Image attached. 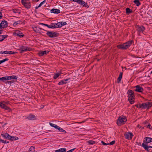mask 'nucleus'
Instances as JSON below:
<instances>
[{
    "label": "nucleus",
    "instance_id": "e2e57ef3",
    "mask_svg": "<svg viewBox=\"0 0 152 152\" xmlns=\"http://www.w3.org/2000/svg\"><path fill=\"white\" fill-rule=\"evenodd\" d=\"M3 63V61H2V60H1V61H0V63L1 64V63Z\"/></svg>",
    "mask_w": 152,
    "mask_h": 152
},
{
    "label": "nucleus",
    "instance_id": "f8f14e48",
    "mask_svg": "<svg viewBox=\"0 0 152 152\" xmlns=\"http://www.w3.org/2000/svg\"><path fill=\"white\" fill-rule=\"evenodd\" d=\"M136 89L135 91L139 92H142L143 91V88L141 87L140 85H138L135 86Z\"/></svg>",
    "mask_w": 152,
    "mask_h": 152
},
{
    "label": "nucleus",
    "instance_id": "7c9ffc66",
    "mask_svg": "<svg viewBox=\"0 0 152 152\" xmlns=\"http://www.w3.org/2000/svg\"><path fill=\"white\" fill-rule=\"evenodd\" d=\"M49 124L51 126L54 127L56 129L57 128V127H58V126L57 125L51 123H49Z\"/></svg>",
    "mask_w": 152,
    "mask_h": 152
},
{
    "label": "nucleus",
    "instance_id": "8fccbe9b",
    "mask_svg": "<svg viewBox=\"0 0 152 152\" xmlns=\"http://www.w3.org/2000/svg\"><path fill=\"white\" fill-rule=\"evenodd\" d=\"M12 83V81H8L7 82L6 84H8L10 85Z\"/></svg>",
    "mask_w": 152,
    "mask_h": 152
},
{
    "label": "nucleus",
    "instance_id": "20e7f679",
    "mask_svg": "<svg viewBox=\"0 0 152 152\" xmlns=\"http://www.w3.org/2000/svg\"><path fill=\"white\" fill-rule=\"evenodd\" d=\"M126 121L127 120L125 116H121L119 117L117 120V124L118 125L120 126L122 124H124Z\"/></svg>",
    "mask_w": 152,
    "mask_h": 152
},
{
    "label": "nucleus",
    "instance_id": "c756f323",
    "mask_svg": "<svg viewBox=\"0 0 152 152\" xmlns=\"http://www.w3.org/2000/svg\"><path fill=\"white\" fill-rule=\"evenodd\" d=\"M19 32L18 31H16L15 33V34L16 35L19 36L20 37H23V34H20V33H18Z\"/></svg>",
    "mask_w": 152,
    "mask_h": 152
},
{
    "label": "nucleus",
    "instance_id": "ddd939ff",
    "mask_svg": "<svg viewBox=\"0 0 152 152\" xmlns=\"http://www.w3.org/2000/svg\"><path fill=\"white\" fill-rule=\"evenodd\" d=\"M69 79V78H67V79L65 80H62L59 82L58 84L59 85L65 84L67 83V81Z\"/></svg>",
    "mask_w": 152,
    "mask_h": 152
},
{
    "label": "nucleus",
    "instance_id": "864d4df0",
    "mask_svg": "<svg viewBox=\"0 0 152 152\" xmlns=\"http://www.w3.org/2000/svg\"><path fill=\"white\" fill-rule=\"evenodd\" d=\"M0 54H5V51H1L0 52Z\"/></svg>",
    "mask_w": 152,
    "mask_h": 152
},
{
    "label": "nucleus",
    "instance_id": "b1692460",
    "mask_svg": "<svg viewBox=\"0 0 152 152\" xmlns=\"http://www.w3.org/2000/svg\"><path fill=\"white\" fill-rule=\"evenodd\" d=\"M126 11L127 15H129V14L132 12V10L130 9L129 8H126Z\"/></svg>",
    "mask_w": 152,
    "mask_h": 152
},
{
    "label": "nucleus",
    "instance_id": "423d86ee",
    "mask_svg": "<svg viewBox=\"0 0 152 152\" xmlns=\"http://www.w3.org/2000/svg\"><path fill=\"white\" fill-rule=\"evenodd\" d=\"M47 31L46 34L50 37H55L58 36V33L56 32H53L52 31Z\"/></svg>",
    "mask_w": 152,
    "mask_h": 152
},
{
    "label": "nucleus",
    "instance_id": "774afa93",
    "mask_svg": "<svg viewBox=\"0 0 152 152\" xmlns=\"http://www.w3.org/2000/svg\"><path fill=\"white\" fill-rule=\"evenodd\" d=\"M83 123V122H80V123Z\"/></svg>",
    "mask_w": 152,
    "mask_h": 152
},
{
    "label": "nucleus",
    "instance_id": "69168bd1",
    "mask_svg": "<svg viewBox=\"0 0 152 152\" xmlns=\"http://www.w3.org/2000/svg\"><path fill=\"white\" fill-rule=\"evenodd\" d=\"M44 105L42 106V107H41V108H44Z\"/></svg>",
    "mask_w": 152,
    "mask_h": 152
},
{
    "label": "nucleus",
    "instance_id": "6ab92c4d",
    "mask_svg": "<svg viewBox=\"0 0 152 152\" xmlns=\"http://www.w3.org/2000/svg\"><path fill=\"white\" fill-rule=\"evenodd\" d=\"M122 75L123 73L122 72H121L120 73L119 76L117 79V82L118 83H119L121 82V79L122 78Z\"/></svg>",
    "mask_w": 152,
    "mask_h": 152
},
{
    "label": "nucleus",
    "instance_id": "4be33fe9",
    "mask_svg": "<svg viewBox=\"0 0 152 152\" xmlns=\"http://www.w3.org/2000/svg\"><path fill=\"white\" fill-rule=\"evenodd\" d=\"M33 30L36 32H38L39 31V28L37 26H34L32 27Z\"/></svg>",
    "mask_w": 152,
    "mask_h": 152
},
{
    "label": "nucleus",
    "instance_id": "39448f33",
    "mask_svg": "<svg viewBox=\"0 0 152 152\" xmlns=\"http://www.w3.org/2000/svg\"><path fill=\"white\" fill-rule=\"evenodd\" d=\"M151 107V104L150 102L143 103L141 104H140V107L142 109H149Z\"/></svg>",
    "mask_w": 152,
    "mask_h": 152
},
{
    "label": "nucleus",
    "instance_id": "a878e982",
    "mask_svg": "<svg viewBox=\"0 0 152 152\" xmlns=\"http://www.w3.org/2000/svg\"><path fill=\"white\" fill-rule=\"evenodd\" d=\"M35 151V147L34 146H31L28 151V152H34Z\"/></svg>",
    "mask_w": 152,
    "mask_h": 152
},
{
    "label": "nucleus",
    "instance_id": "4468645a",
    "mask_svg": "<svg viewBox=\"0 0 152 152\" xmlns=\"http://www.w3.org/2000/svg\"><path fill=\"white\" fill-rule=\"evenodd\" d=\"M1 136L7 139H10V136L7 133H3L1 134Z\"/></svg>",
    "mask_w": 152,
    "mask_h": 152
},
{
    "label": "nucleus",
    "instance_id": "603ef678",
    "mask_svg": "<svg viewBox=\"0 0 152 152\" xmlns=\"http://www.w3.org/2000/svg\"><path fill=\"white\" fill-rule=\"evenodd\" d=\"M9 50H6L5 51V54H9Z\"/></svg>",
    "mask_w": 152,
    "mask_h": 152
},
{
    "label": "nucleus",
    "instance_id": "f03ea898",
    "mask_svg": "<svg viewBox=\"0 0 152 152\" xmlns=\"http://www.w3.org/2000/svg\"><path fill=\"white\" fill-rule=\"evenodd\" d=\"M133 41L130 40L127 42L123 44L118 45L117 46V48L119 49H126L128 48L132 43Z\"/></svg>",
    "mask_w": 152,
    "mask_h": 152
},
{
    "label": "nucleus",
    "instance_id": "2eb2a0df",
    "mask_svg": "<svg viewBox=\"0 0 152 152\" xmlns=\"http://www.w3.org/2000/svg\"><path fill=\"white\" fill-rule=\"evenodd\" d=\"M6 80H10L11 79H16L17 78L16 76L15 75H12L11 76H6Z\"/></svg>",
    "mask_w": 152,
    "mask_h": 152
},
{
    "label": "nucleus",
    "instance_id": "5701e85b",
    "mask_svg": "<svg viewBox=\"0 0 152 152\" xmlns=\"http://www.w3.org/2000/svg\"><path fill=\"white\" fill-rule=\"evenodd\" d=\"M7 35H0V42L3 40L5 38L7 37Z\"/></svg>",
    "mask_w": 152,
    "mask_h": 152
},
{
    "label": "nucleus",
    "instance_id": "0e129e2a",
    "mask_svg": "<svg viewBox=\"0 0 152 152\" xmlns=\"http://www.w3.org/2000/svg\"><path fill=\"white\" fill-rule=\"evenodd\" d=\"M32 1H36V2H37L38 1H37V0H32Z\"/></svg>",
    "mask_w": 152,
    "mask_h": 152
},
{
    "label": "nucleus",
    "instance_id": "f3484780",
    "mask_svg": "<svg viewBox=\"0 0 152 152\" xmlns=\"http://www.w3.org/2000/svg\"><path fill=\"white\" fill-rule=\"evenodd\" d=\"M137 29L138 31L140 32H143V31L145 30V28L143 26H137Z\"/></svg>",
    "mask_w": 152,
    "mask_h": 152
},
{
    "label": "nucleus",
    "instance_id": "052dcab7",
    "mask_svg": "<svg viewBox=\"0 0 152 152\" xmlns=\"http://www.w3.org/2000/svg\"><path fill=\"white\" fill-rule=\"evenodd\" d=\"M40 7H39V6H37H37H36V7H35V9H37L38 8Z\"/></svg>",
    "mask_w": 152,
    "mask_h": 152
},
{
    "label": "nucleus",
    "instance_id": "c85d7f7f",
    "mask_svg": "<svg viewBox=\"0 0 152 152\" xmlns=\"http://www.w3.org/2000/svg\"><path fill=\"white\" fill-rule=\"evenodd\" d=\"M134 2L136 5L137 6H139L140 4V3L139 0H135L134 1Z\"/></svg>",
    "mask_w": 152,
    "mask_h": 152
},
{
    "label": "nucleus",
    "instance_id": "de8ad7c7",
    "mask_svg": "<svg viewBox=\"0 0 152 152\" xmlns=\"http://www.w3.org/2000/svg\"><path fill=\"white\" fill-rule=\"evenodd\" d=\"M9 59L8 58H6L5 59H4L3 60H2L3 62H5L6 61H7Z\"/></svg>",
    "mask_w": 152,
    "mask_h": 152
},
{
    "label": "nucleus",
    "instance_id": "49530a36",
    "mask_svg": "<svg viewBox=\"0 0 152 152\" xmlns=\"http://www.w3.org/2000/svg\"><path fill=\"white\" fill-rule=\"evenodd\" d=\"M101 142L102 143V144L104 145H109V143H106L105 142H104L103 141H102Z\"/></svg>",
    "mask_w": 152,
    "mask_h": 152
},
{
    "label": "nucleus",
    "instance_id": "e433bc0d",
    "mask_svg": "<svg viewBox=\"0 0 152 152\" xmlns=\"http://www.w3.org/2000/svg\"><path fill=\"white\" fill-rule=\"evenodd\" d=\"M88 142L89 144H91V145H92L95 143V142L94 141H92V140L88 141Z\"/></svg>",
    "mask_w": 152,
    "mask_h": 152
},
{
    "label": "nucleus",
    "instance_id": "58836bf2",
    "mask_svg": "<svg viewBox=\"0 0 152 152\" xmlns=\"http://www.w3.org/2000/svg\"><path fill=\"white\" fill-rule=\"evenodd\" d=\"M46 2V0L43 1L41 2L39 5V7H41V6L43 4L45 3Z\"/></svg>",
    "mask_w": 152,
    "mask_h": 152
},
{
    "label": "nucleus",
    "instance_id": "3c124183",
    "mask_svg": "<svg viewBox=\"0 0 152 152\" xmlns=\"http://www.w3.org/2000/svg\"><path fill=\"white\" fill-rule=\"evenodd\" d=\"M75 149V148H73V149H72L70 150H69V151H67L66 152H72L74 150V149Z\"/></svg>",
    "mask_w": 152,
    "mask_h": 152
},
{
    "label": "nucleus",
    "instance_id": "680f3d73",
    "mask_svg": "<svg viewBox=\"0 0 152 152\" xmlns=\"http://www.w3.org/2000/svg\"><path fill=\"white\" fill-rule=\"evenodd\" d=\"M2 31H3V30H0V34H1L2 33Z\"/></svg>",
    "mask_w": 152,
    "mask_h": 152
},
{
    "label": "nucleus",
    "instance_id": "ea45409f",
    "mask_svg": "<svg viewBox=\"0 0 152 152\" xmlns=\"http://www.w3.org/2000/svg\"><path fill=\"white\" fill-rule=\"evenodd\" d=\"M6 80V76L3 77L1 78H0V80L5 81V80Z\"/></svg>",
    "mask_w": 152,
    "mask_h": 152
},
{
    "label": "nucleus",
    "instance_id": "473e14b6",
    "mask_svg": "<svg viewBox=\"0 0 152 152\" xmlns=\"http://www.w3.org/2000/svg\"><path fill=\"white\" fill-rule=\"evenodd\" d=\"M20 22L21 21L20 20H19L15 22L13 24V26H16L17 25L19 24H20Z\"/></svg>",
    "mask_w": 152,
    "mask_h": 152
},
{
    "label": "nucleus",
    "instance_id": "6e6d98bb",
    "mask_svg": "<svg viewBox=\"0 0 152 152\" xmlns=\"http://www.w3.org/2000/svg\"><path fill=\"white\" fill-rule=\"evenodd\" d=\"M6 106V105L4 104L3 105V106H2L1 108H2L4 109V108Z\"/></svg>",
    "mask_w": 152,
    "mask_h": 152
},
{
    "label": "nucleus",
    "instance_id": "5fc2aeb1",
    "mask_svg": "<svg viewBox=\"0 0 152 152\" xmlns=\"http://www.w3.org/2000/svg\"><path fill=\"white\" fill-rule=\"evenodd\" d=\"M2 17V13L1 12H0V19H1Z\"/></svg>",
    "mask_w": 152,
    "mask_h": 152
},
{
    "label": "nucleus",
    "instance_id": "2f4dec72",
    "mask_svg": "<svg viewBox=\"0 0 152 152\" xmlns=\"http://www.w3.org/2000/svg\"><path fill=\"white\" fill-rule=\"evenodd\" d=\"M56 28L61 27L62 26V25H61L62 24L61 23V22L58 23H56Z\"/></svg>",
    "mask_w": 152,
    "mask_h": 152
},
{
    "label": "nucleus",
    "instance_id": "dca6fc26",
    "mask_svg": "<svg viewBox=\"0 0 152 152\" xmlns=\"http://www.w3.org/2000/svg\"><path fill=\"white\" fill-rule=\"evenodd\" d=\"M49 51L48 50H45L44 51H40L38 53V54L40 56H42L45 54L48 53Z\"/></svg>",
    "mask_w": 152,
    "mask_h": 152
},
{
    "label": "nucleus",
    "instance_id": "c9c22d12",
    "mask_svg": "<svg viewBox=\"0 0 152 152\" xmlns=\"http://www.w3.org/2000/svg\"><path fill=\"white\" fill-rule=\"evenodd\" d=\"M52 28H56V23H51Z\"/></svg>",
    "mask_w": 152,
    "mask_h": 152
},
{
    "label": "nucleus",
    "instance_id": "a19ab883",
    "mask_svg": "<svg viewBox=\"0 0 152 152\" xmlns=\"http://www.w3.org/2000/svg\"><path fill=\"white\" fill-rule=\"evenodd\" d=\"M15 53L14 52H13L11 51H9V54H14Z\"/></svg>",
    "mask_w": 152,
    "mask_h": 152
},
{
    "label": "nucleus",
    "instance_id": "f704fd0d",
    "mask_svg": "<svg viewBox=\"0 0 152 152\" xmlns=\"http://www.w3.org/2000/svg\"><path fill=\"white\" fill-rule=\"evenodd\" d=\"M10 139L11 140H17L18 139V138L17 137H12L10 136Z\"/></svg>",
    "mask_w": 152,
    "mask_h": 152
},
{
    "label": "nucleus",
    "instance_id": "09e8293b",
    "mask_svg": "<svg viewBox=\"0 0 152 152\" xmlns=\"http://www.w3.org/2000/svg\"><path fill=\"white\" fill-rule=\"evenodd\" d=\"M9 59L8 58H6L5 59H4L3 60H2L3 62H5L6 61H7Z\"/></svg>",
    "mask_w": 152,
    "mask_h": 152
},
{
    "label": "nucleus",
    "instance_id": "c03bdc74",
    "mask_svg": "<svg viewBox=\"0 0 152 152\" xmlns=\"http://www.w3.org/2000/svg\"><path fill=\"white\" fill-rule=\"evenodd\" d=\"M81 0H73V1L74 2H77V3L80 4Z\"/></svg>",
    "mask_w": 152,
    "mask_h": 152
},
{
    "label": "nucleus",
    "instance_id": "393cba45",
    "mask_svg": "<svg viewBox=\"0 0 152 152\" xmlns=\"http://www.w3.org/2000/svg\"><path fill=\"white\" fill-rule=\"evenodd\" d=\"M61 74V72L55 74L54 75L53 77V79H56Z\"/></svg>",
    "mask_w": 152,
    "mask_h": 152
},
{
    "label": "nucleus",
    "instance_id": "1a4fd4ad",
    "mask_svg": "<svg viewBox=\"0 0 152 152\" xmlns=\"http://www.w3.org/2000/svg\"><path fill=\"white\" fill-rule=\"evenodd\" d=\"M25 118L29 120H34L36 119L35 116L32 114H30L26 116Z\"/></svg>",
    "mask_w": 152,
    "mask_h": 152
},
{
    "label": "nucleus",
    "instance_id": "13d9d810",
    "mask_svg": "<svg viewBox=\"0 0 152 152\" xmlns=\"http://www.w3.org/2000/svg\"><path fill=\"white\" fill-rule=\"evenodd\" d=\"M3 104H8V102H5V101H3L2 102Z\"/></svg>",
    "mask_w": 152,
    "mask_h": 152
},
{
    "label": "nucleus",
    "instance_id": "4d7b16f0",
    "mask_svg": "<svg viewBox=\"0 0 152 152\" xmlns=\"http://www.w3.org/2000/svg\"><path fill=\"white\" fill-rule=\"evenodd\" d=\"M4 104H3L2 102H1V104H0V107H2V106H3V105Z\"/></svg>",
    "mask_w": 152,
    "mask_h": 152
},
{
    "label": "nucleus",
    "instance_id": "9b49d317",
    "mask_svg": "<svg viewBox=\"0 0 152 152\" xmlns=\"http://www.w3.org/2000/svg\"><path fill=\"white\" fill-rule=\"evenodd\" d=\"M125 137L126 139L129 140H131L132 138V136H133L132 133L130 132H127L125 134Z\"/></svg>",
    "mask_w": 152,
    "mask_h": 152
},
{
    "label": "nucleus",
    "instance_id": "9d476101",
    "mask_svg": "<svg viewBox=\"0 0 152 152\" xmlns=\"http://www.w3.org/2000/svg\"><path fill=\"white\" fill-rule=\"evenodd\" d=\"M7 22L4 21H2L0 24V29L4 28L7 26Z\"/></svg>",
    "mask_w": 152,
    "mask_h": 152
},
{
    "label": "nucleus",
    "instance_id": "4c0bfd02",
    "mask_svg": "<svg viewBox=\"0 0 152 152\" xmlns=\"http://www.w3.org/2000/svg\"><path fill=\"white\" fill-rule=\"evenodd\" d=\"M0 141L2 142L3 143H9V141L7 140H2L0 139Z\"/></svg>",
    "mask_w": 152,
    "mask_h": 152
},
{
    "label": "nucleus",
    "instance_id": "7ed1b4c3",
    "mask_svg": "<svg viewBox=\"0 0 152 152\" xmlns=\"http://www.w3.org/2000/svg\"><path fill=\"white\" fill-rule=\"evenodd\" d=\"M127 94L129 101L131 104H133L134 103V92L131 90H129L128 91Z\"/></svg>",
    "mask_w": 152,
    "mask_h": 152
},
{
    "label": "nucleus",
    "instance_id": "a18cd8bd",
    "mask_svg": "<svg viewBox=\"0 0 152 152\" xmlns=\"http://www.w3.org/2000/svg\"><path fill=\"white\" fill-rule=\"evenodd\" d=\"M115 141L114 140L112 142H110L109 144L110 145H113L115 144Z\"/></svg>",
    "mask_w": 152,
    "mask_h": 152
},
{
    "label": "nucleus",
    "instance_id": "37998d69",
    "mask_svg": "<svg viewBox=\"0 0 152 152\" xmlns=\"http://www.w3.org/2000/svg\"><path fill=\"white\" fill-rule=\"evenodd\" d=\"M4 109L6 110H8L9 111H10V110H11V109H10V108L9 107H7L6 106L4 108Z\"/></svg>",
    "mask_w": 152,
    "mask_h": 152
},
{
    "label": "nucleus",
    "instance_id": "0eeeda50",
    "mask_svg": "<svg viewBox=\"0 0 152 152\" xmlns=\"http://www.w3.org/2000/svg\"><path fill=\"white\" fill-rule=\"evenodd\" d=\"M21 2L22 4L26 8L28 9L31 7L30 2H27V0H21Z\"/></svg>",
    "mask_w": 152,
    "mask_h": 152
},
{
    "label": "nucleus",
    "instance_id": "338daca9",
    "mask_svg": "<svg viewBox=\"0 0 152 152\" xmlns=\"http://www.w3.org/2000/svg\"><path fill=\"white\" fill-rule=\"evenodd\" d=\"M39 29H40V30H41V29H42V28H39ZM43 30H44V29H43Z\"/></svg>",
    "mask_w": 152,
    "mask_h": 152
},
{
    "label": "nucleus",
    "instance_id": "aec40b11",
    "mask_svg": "<svg viewBox=\"0 0 152 152\" xmlns=\"http://www.w3.org/2000/svg\"><path fill=\"white\" fill-rule=\"evenodd\" d=\"M80 4L83 5V7H88V6L86 3L82 0H81Z\"/></svg>",
    "mask_w": 152,
    "mask_h": 152
},
{
    "label": "nucleus",
    "instance_id": "a211bd4d",
    "mask_svg": "<svg viewBox=\"0 0 152 152\" xmlns=\"http://www.w3.org/2000/svg\"><path fill=\"white\" fill-rule=\"evenodd\" d=\"M51 13L58 14L60 12V10L59 9H53L51 10Z\"/></svg>",
    "mask_w": 152,
    "mask_h": 152
},
{
    "label": "nucleus",
    "instance_id": "bf43d9fd",
    "mask_svg": "<svg viewBox=\"0 0 152 152\" xmlns=\"http://www.w3.org/2000/svg\"><path fill=\"white\" fill-rule=\"evenodd\" d=\"M150 126H151L149 124V125H148L147 127V128H149V129H150L151 128H150Z\"/></svg>",
    "mask_w": 152,
    "mask_h": 152
},
{
    "label": "nucleus",
    "instance_id": "412c9836",
    "mask_svg": "<svg viewBox=\"0 0 152 152\" xmlns=\"http://www.w3.org/2000/svg\"><path fill=\"white\" fill-rule=\"evenodd\" d=\"M66 149L65 148H61L58 150H56L55 152H66Z\"/></svg>",
    "mask_w": 152,
    "mask_h": 152
},
{
    "label": "nucleus",
    "instance_id": "f257e3e1",
    "mask_svg": "<svg viewBox=\"0 0 152 152\" xmlns=\"http://www.w3.org/2000/svg\"><path fill=\"white\" fill-rule=\"evenodd\" d=\"M144 143L142 144V146L147 151H149L152 148V146L148 145L149 142H152V138L146 137L144 139Z\"/></svg>",
    "mask_w": 152,
    "mask_h": 152
},
{
    "label": "nucleus",
    "instance_id": "72a5a7b5",
    "mask_svg": "<svg viewBox=\"0 0 152 152\" xmlns=\"http://www.w3.org/2000/svg\"><path fill=\"white\" fill-rule=\"evenodd\" d=\"M13 12L15 13H18V14H20V12L19 11V10L18 9H14L13 10Z\"/></svg>",
    "mask_w": 152,
    "mask_h": 152
},
{
    "label": "nucleus",
    "instance_id": "79ce46f5",
    "mask_svg": "<svg viewBox=\"0 0 152 152\" xmlns=\"http://www.w3.org/2000/svg\"><path fill=\"white\" fill-rule=\"evenodd\" d=\"M61 24L62 26H63L66 24V23L65 22H61Z\"/></svg>",
    "mask_w": 152,
    "mask_h": 152
},
{
    "label": "nucleus",
    "instance_id": "6e6552de",
    "mask_svg": "<svg viewBox=\"0 0 152 152\" xmlns=\"http://www.w3.org/2000/svg\"><path fill=\"white\" fill-rule=\"evenodd\" d=\"M30 49L29 47L22 46L20 47L19 50L21 51L20 53H22L26 51L30 50Z\"/></svg>",
    "mask_w": 152,
    "mask_h": 152
},
{
    "label": "nucleus",
    "instance_id": "cd10ccee",
    "mask_svg": "<svg viewBox=\"0 0 152 152\" xmlns=\"http://www.w3.org/2000/svg\"><path fill=\"white\" fill-rule=\"evenodd\" d=\"M56 129H58L60 132H66V131L64 130L63 129L61 128L60 127L58 126Z\"/></svg>",
    "mask_w": 152,
    "mask_h": 152
},
{
    "label": "nucleus",
    "instance_id": "bb28decb",
    "mask_svg": "<svg viewBox=\"0 0 152 152\" xmlns=\"http://www.w3.org/2000/svg\"><path fill=\"white\" fill-rule=\"evenodd\" d=\"M39 24H40V25H44V26H47L48 27V28H52V27H51V25H48V24H44V23H39Z\"/></svg>",
    "mask_w": 152,
    "mask_h": 152
}]
</instances>
